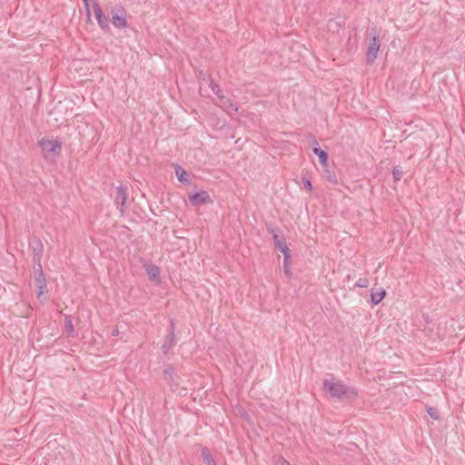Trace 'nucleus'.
Segmentation results:
<instances>
[{
    "label": "nucleus",
    "instance_id": "obj_1",
    "mask_svg": "<svg viewBox=\"0 0 465 465\" xmlns=\"http://www.w3.org/2000/svg\"><path fill=\"white\" fill-rule=\"evenodd\" d=\"M330 379H325L322 383V390L330 397L341 401H353L358 397V390L355 387L348 386L343 381L336 380L333 375L329 374Z\"/></svg>",
    "mask_w": 465,
    "mask_h": 465
},
{
    "label": "nucleus",
    "instance_id": "obj_2",
    "mask_svg": "<svg viewBox=\"0 0 465 465\" xmlns=\"http://www.w3.org/2000/svg\"><path fill=\"white\" fill-rule=\"evenodd\" d=\"M371 39L367 49V63H373L380 49V39L375 27L371 28Z\"/></svg>",
    "mask_w": 465,
    "mask_h": 465
},
{
    "label": "nucleus",
    "instance_id": "obj_3",
    "mask_svg": "<svg viewBox=\"0 0 465 465\" xmlns=\"http://www.w3.org/2000/svg\"><path fill=\"white\" fill-rule=\"evenodd\" d=\"M35 284L38 290L37 297L40 298L42 295L47 293V285L45 276L43 272L42 264L35 266Z\"/></svg>",
    "mask_w": 465,
    "mask_h": 465
},
{
    "label": "nucleus",
    "instance_id": "obj_4",
    "mask_svg": "<svg viewBox=\"0 0 465 465\" xmlns=\"http://www.w3.org/2000/svg\"><path fill=\"white\" fill-rule=\"evenodd\" d=\"M38 143L45 153H53L54 155L61 153L62 143L59 140L41 139Z\"/></svg>",
    "mask_w": 465,
    "mask_h": 465
},
{
    "label": "nucleus",
    "instance_id": "obj_5",
    "mask_svg": "<svg viewBox=\"0 0 465 465\" xmlns=\"http://www.w3.org/2000/svg\"><path fill=\"white\" fill-rule=\"evenodd\" d=\"M114 203L122 214L124 213L125 203L127 199L126 187L120 185L115 189L114 193Z\"/></svg>",
    "mask_w": 465,
    "mask_h": 465
},
{
    "label": "nucleus",
    "instance_id": "obj_6",
    "mask_svg": "<svg viewBox=\"0 0 465 465\" xmlns=\"http://www.w3.org/2000/svg\"><path fill=\"white\" fill-rule=\"evenodd\" d=\"M190 203L193 206H201L205 203H213L209 193L206 191H200L189 196Z\"/></svg>",
    "mask_w": 465,
    "mask_h": 465
},
{
    "label": "nucleus",
    "instance_id": "obj_7",
    "mask_svg": "<svg viewBox=\"0 0 465 465\" xmlns=\"http://www.w3.org/2000/svg\"><path fill=\"white\" fill-rule=\"evenodd\" d=\"M93 8H94V15H95V18L97 20V23L99 25V26L101 27V29L104 32H107L110 30V26H109V19L108 17L103 13V10L102 8L100 7V5L97 4V3H94L93 5Z\"/></svg>",
    "mask_w": 465,
    "mask_h": 465
},
{
    "label": "nucleus",
    "instance_id": "obj_8",
    "mask_svg": "<svg viewBox=\"0 0 465 465\" xmlns=\"http://www.w3.org/2000/svg\"><path fill=\"white\" fill-rule=\"evenodd\" d=\"M125 10L124 8H119L117 10H114L112 12V23L114 26L117 28H124L127 26V22L125 18Z\"/></svg>",
    "mask_w": 465,
    "mask_h": 465
},
{
    "label": "nucleus",
    "instance_id": "obj_9",
    "mask_svg": "<svg viewBox=\"0 0 465 465\" xmlns=\"http://www.w3.org/2000/svg\"><path fill=\"white\" fill-rule=\"evenodd\" d=\"M33 246V261L35 262V266H39L41 263V260L44 253V246L42 242L39 239H35Z\"/></svg>",
    "mask_w": 465,
    "mask_h": 465
},
{
    "label": "nucleus",
    "instance_id": "obj_10",
    "mask_svg": "<svg viewBox=\"0 0 465 465\" xmlns=\"http://www.w3.org/2000/svg\"><path fill=\"white\" fill-rule=\"evenodd\" d=\"M145 271L150 280L159 282L160 279V269L154 264L145 265Z\"/></svg>",
    "mask_w": 465,
    "mask_h": 465
},
{
    "label": "nucleus",
    "instance_id": "obj_11",
    "mask_svg": "<svg viewBox=\"0 0 465 465\" xmlns=\"http://www.w3.org/2000/svg\"><path fill=\"white\" fill-rule=\"evenodd\" d=\"M174 339L175 335H173V333H168L163 343L161 346V350L163 354H167L174 347Z\"/></svg>",
    "mask_w": 465,
    "mask_h": 465
},
{
    "label": "nucleus",
    "instance_id": "obj_12",
    "mask_svg": "<svg viewBox=\"0 0 465 465\" xmlns=\"http://www.w3.org/2000/svg\"><path fill=\"white\" fill-rule=\"evenodd\" d=\"M175 174H176L179 182H181L183 184H190L191 183L190 175L180 165L175 166Z\"/></svg>",
    "mask_w": 465,
    "mask_h": 465
},
{
    "label": "nucleus",
    "instance_id": "obj_13",
    "mask_svg": "<svg viewBox=\"0 0 465 465\" xmlns=\"http://www.w3.org/2000/svg\"><path fill=\"white\" fill-rule=\"evenodd\" d=\"M313 153L318 156L320 163L322 167L328 166V153L321 147L314 148Z\"/></svg>",
    "mask_w": 465,
    "mask_h": 465
},
{
    "label": "nucleus",
    "instance_id": "obj_14",
    "mask_svg": "<svg viewBox=\"0 0 465 465\" xmlns=\"http://www.w3.org/2000/svg\"><path fill=\"white\" fill-rule=\"evenodd\" d=\"M271 232L272 234L274 246L278 251L282 250L284 245H287L285 242V238L282 235H278L273 229L271 230Z\"/></svg>",
    "mask_w": 465,
    "mask_h": 465
},
{
    "label": "nucleus",
    "instance_id": "obj_15",
    "mask_svg": "<svg viewBox=\"0 0 465 465\" xmlns=\"http://www.w3.org/2000/svg\"><path fill=\"white\" fill-rule=\"evenodd\" d=\"M201 455L205 465H214V459L207 447L201 450Z\"/></svg>",
    "mask_w": 465,
    "mask_h": 465
},
{
    "label": "nucleus",
    "instance_id": "obj_16",
    "mask_svg": "<svg viewBox=\"0 0 465 465\" xmlns=\"http://www.w3.org/2000/svg\"><path fill=\"white\" fill-rule=\"evenodd\" d=\"M386 291L384 289H380L378 292H371V301L373 304H379L385 297Z\"/></svg>",
    "mask_w": 465,
    "mask_h": 465
},
{
    "label": "nucleus",
    "instance_id": "obj_17",
    "mask_svg": "<svg viewBox=\"0 0 465 465\" xmlns=\"http://www.w3.org/2000/svg\"><path fill=\"white\" fill-rule=\"evenodd\" d=\"M209 86L212 89V91L213 92V94H215L218 96V98L221 101H223L224 96L223 95V91L220 88V86L212 79L210 80Z\"/></svg>",
    "mask_w": 465,
    "mask_h": 465
},
{
    "label": "nucleus",
    "instance_id": "obj_18",
    "mask_svg": "<svg viewBox=\"0 0 465 465\" xmlns=\"http://www.w3.org/2000/svg\"><path fill=\"white\" fill-rule=\"evenodd\" d=\"M280 252L283 254V267L285 273H289V271L286 270L287 263L289 262V259L291 257V252L287 245L280 250Z\"/></svg>",
    "mask_w": 465,
    "mask_h": 465
},
{
    "label": "nucleus",
    "instance_id": "obj_19",
    "mask_svg": "<svg viewBox=\"0 0 465 465\" xmlns=\"http://www.w3.org/2000/svg\"><path fill=\"white\" fill-rule=\"evenodd\" d=\"M65 330L68 335L74 336V325L71 316H65L64 318Z\"/></svg>",
    "mask_w": 465,
    "mask_h": 465
},
{
    "label": "nucleus",
    "instance_id": "obj_20",
    "mask_svg": "<svg viewBox=\"0 0 465 465\" xmlns=\"http://www.w3.org/2000/svg\"><path fill=\"white\" fill-rule=\"evenodd\" d=\"M392 176H393L394 182H399L401 179L402 170L401 169L400 166H396L393 168Z\"/></svg>",
    "mask_w": 465,
    "mask_h": 465
},
{
    "label": "nucleus",
    "instance_id": "obj_21",
    "mask_svg": "<svg viewBox=\"0 0 465 465\" xmlns=\"http://www.w3.org/2000/svg\"><path fill=\"white\" fill-rule=\"evenodd\" d=\"M427 412L433 420H438L440 419L439 411L436 408L428 407Z\"/></svg>",
    "mask_w": 465,
    "mask_h": 465
},
{
    "label": "nucleus",
    "instance_id": "obj_22",
    "mask_svg": "<svg viewBox=\"0 0 465 465\" xmlns=\"http://www.w3.org/2000/svg\"><path fill=\"white\" fill-rule=\"evenodd\" d=\"M369 280L367 278H360L356 282L355 286L359 288H366L369 286Z\"/></svg>",
    "mask_w": 465,
    "mask_h": 465
},
{
    "label": "nucleus",
    "instance_id": "obj_23",
    "mask_svg": "<svg viewBox=\"0 0 465 465\" xmlns=\"http://www.w3.org/2000/svg\"><path fill=\"white\" fill-rule=\"evenodd\" d=\"M302 182L304 188H306L309 191L312 190V182L309 179V177H307L306 175H303L302 177Z\"/></svg>",
    "mask_w": 465,
    "mask_h": 465
},
{
    "label": "nucleus",
    "instance_id": "obj_24",
    "mask_svg": "<svg viewBox=\"0 0 465 465\" xmlns=\"http://www.w3.org/2000/svg\"><path fill=\"white\" fill-rule=\"evenodd\" d=\"M308 137H309V143H310L312 152H313L314 148L320 147L319 143L314 135L309 134Z\"/></svg>",
    "mask_w": 465,
    "mask_h": 465
},
{
    "label": "nucleus",
    "instance_id": "obj_25",
    "mask_svg": "<svg viewBox=\"0 0 465 465\" xmlns=\"http://www.w3.org/2000/svg\"><path fill=\"white\" fill-rule=\"evenodd\" d=\"M325 173H326V178L329 182L332 183L333 184H337L338 183V180H337V177L334 173H331L330 171L328 170H325Z\"/></svg>",
    "mask_w": 465,
    "mask_h": 465
},
{
    "label": "nucleus",
    "instance_id": "obj_26",
    "mask_svg": "<svg viewBox=\"0 0 465 465\" xmlns=\"http://www.w3.org/2000/svg\"><path fill=\"white\" fill-rule=\"evenodd\" d=\"M274 465H291L289 461H287L282 457H277L274 459Z\"/></svg>",
    "mask_w": 465,
    "mask_h": 465
},
{
    "label": "nucleus",
    "instance_id": "obj_27",
    "mask_svg": "<svg viewBox=\"0 0 465 465\" xmlns=\"http://www.w3.org/2000/svg\"><path fill=\"white\" fill-rule=\"evenodd\" d=\"M163 374L165 375L166 378H167V376L172 377V375L174 374V371L172 367H168V368L164 369Z\"/></svg>",
    "mask_w": 465,
    "mask_h": 465
},
{
    "label": "nucleus",
    "instance_id": "obj_28",
    "mask_svg": "<svg viewBox=\"0 0 465 465\" xmlns=\"http://www.w3.org/2000/svg\"><path fill=\"white\" fill-rule=\"evenodd\" d=\"M168 333H173V335H175V333H174V322H173V320L170 321V327H169V332Z\"/></svg>",
    "mask_w": 465,
    "mask_h": 465
},
{
    "label": "nucleus",
    "instance_id": "obj_29",
    "mask_svg": "<svg viewBox=\"0 0 465 465\" xmlns=\"http://www.w3.org/2000/svg\"><path fill=\"white\" fill-rule=\"evenodd\" d=\"M229 108L234 112L238 110L237 106H235L233 104L230 103Z\"/></svg>",
    "mask_w": 465,
    "mask_h": 465
},
{
    "label": "nucleus",
    "instance_id": "obj_30",
    "mask_svg": "<svg viewBox=\"0 0 465 465\" xmlns=\"http://www.w3.org/2000/svg\"><path fill=\"white\" fill-rule=\"evenodd\" d=\"M118 333H119L118 329H114V330L113 331V332H112V335H114V336H117V335H118Z\"/></svg>",
    "mask_w": 465,
    "mask_h": 465
},
{
    "label": "nucleus",
    "instance_id": "obj_31",
    "mask_svg": "<svg viewBox=\"0 0 465 465\" xmlns=\"http://www.w3.org/2000/svg\"><path fill=\"white\" fill-rule=\"evenodd\" d=\"M286 270H287V271H290V270H289V266H288V265L286 266ZM286 274H287V275H290V274H291V272H289V273H286Z\"/></svg>",
    "mask_w": 465,
    "mask_h": 465
},
{
    "label": "nucleus",
    "instance_id": "obj_32",
    "mask_svg": "<svg viewBox=\"0 0 465 465\" xmlns=\"http://www.w3.org/2000/svg\"><path fill=\"white\" fill-rule=\"evenodd\" d=\"M83 1L85 3V5L88 6V3H87L88 0H83Z\"/></svg>",
    "mask_w": 465,
    "mask_h": 465
},
{
    "label": "nucleus",
    "instance_id": "obj_33",
    "mask_svg": "<svg viewBox=\"0 0 465 465\" xmlns=\"http://www.w3.org/2000/svg\"><path fill=\"white\" fill-rule=\"evenodd\" d=\"M87 15H88V17L90 16V11L88 8H87Z\"/></svg>",
    "mask_w": 465,
    "mask_h": 465
},
{
    "label": "nucleus",
    "instance_id": "obj_34",
    "mask_svg": "<svg viewBox=\"0 0 465 465\" xmlns=\"http://www.w3.org/2000/svg\"><path fill=\"white\" fill-rule=\"evenodd\" d=\"M214 465H216V463H214Z\"/></svg>",
    "mask_w": 465,
    "mask_h": 465
}]
</instances>
